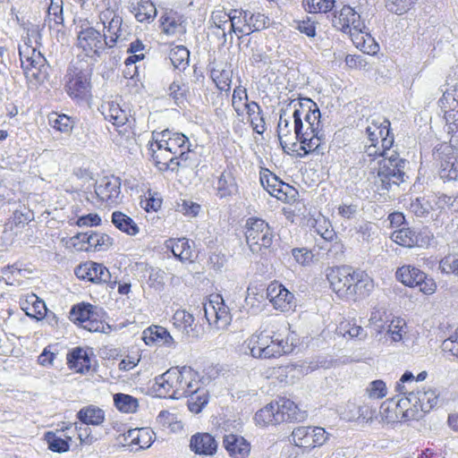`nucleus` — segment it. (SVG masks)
Here are the masks:
<instances>
[{
  "instance_id": "obj_15",
  "label": "nucleus",
  "mask_w": 458,
  "mask_h": 458,
  "mask_svg": "<svg viewBox=\"0 0 458 458\" xmlns=\"http://www.w3.org/2000/svg\"><path fill=\"white\" fill-rule=\"evenodd\" d=\"M95 193L107 206H115L122 201L121 181L115 176H105L97 182Z\"/></svg>"
},
{
  "instance_id": "obj_10",
  "label": "nucleus",
  "mask_w": 458,
  "mask_h": 458,
  "mask_svg": "<svg viewBox=\"0 0 458 458\" xmlns=\"http://www.w3.org/2000/svg\"><path fill=\"white\" fill-rule=\"evenodd\" d=\"M267 17L260 13H252L246 10H233L229 33L250 35L266 28Z\"/></svg>"
},
{
  "instance_id": "obj_3",
  "label": "nucleus",
  "mask_w": 458,
  "mask_h": 458,
  "mask_svg": "<svg viewBox=\"0 0 458 458\" xmlns=\"http://www.w3.org/2000/svg\"><path fill=\"white\" fill-rule=\"evenodd\" d=\"M198 375L191 367L171 368L156 378L157 391L169 398L180 399L199 385Z\"/></svg>"
},
{
  "instance_id": "obj_43",
  "label": "nucleus",
  "mask_w": 458,
  "mask_h": 458,
  "mask_svg": "<svg viewBox=\"0 0 458 458\" xmlns=\"http://www.w3.org/2000/svg\"><path fill=\"white\" fill-rule=\"evenodd\" d=\"M79 420L84 424L99 425L104 421L103 410L95 406H88L78 412Z\"/></svg>"
},
{
  "instance_id": "obj_59",
  "label": "nucleus",
  "mask_w": 458,
  "mask_h": 458,
  "mask_svg": "<svg viewBox=\"0 0 458 458\" xmlns=\"http://www.w3.org/2000/svg\"><path fill=\"white\" fill-rule=\"evenodd\" d=\"M27 302L32 303V310H30L29 307H22L28 316L37 318L38 316L43 317L46 313L47 308L43 301L38 300L36 295H31L27 300Z\"/></svg>"
},
{
  "instance_id": "obj_54",
  "label": "nucleus",
  "mask_w": 458,
  "mask_h": 458,
  "mask_svg": "<svg viewBox=\"0 0 458 458\" xmlns=\"http://www.w3.org/2000/svg\"><path fill=\"white\" fill-rule=\"evenodd\" d=\"M248 94L245 88L238 86L233 89L232 106L238 116L244 114V106L248 103Z\"/></svg>"
},
{
  "instance_id": "obj_50",
  "label": "nucleus",
  "mask_w": 458,
  "mask_h": 458,
  "mask_svg": "<svg viewBox=\"0 0 458 458\" xmlns=\"http://www.w3.org/2000/svg\"><path fill=\"white\" fill-rule=\"evenodd\" d=\"M393 342H400L408 333L406 321L401 318L392 319L386 331Z\"/></svg>"
},
{
  "instance_id": "obj_57",
  "label": "nucleus",
  "mask_w": 458,
  "mask_h": 458,
  "mask_svg": "<svg viewBox=\"0 0 458 458\" xmlns=\"http://www.w3.org/2000/svg\"><path fill=\"white\" fill-rule=\"evenodd\" d=\"M302 4L309 13H327L335 5V0H303Z\"/></svg>"
},
{
  "instance_id": "obj_7",
  "label": "nucleus",
  "mask_w": 458,
  "mask_h": 458,
  "mask_svg": "<svg viewBox=\"0 0 458 458\" xmlns=\"http://www.w3.org/2000/svg\"><path fill=\"white\" fill-rule=\"evenodd\" d=\"M404 165L405 160L400 158L396 152L392 151L389 157H386L378 162L376 182H380L381 188L384 190H389L392 185H399L404 182Z\"/></svg>"
},
{
  "instance_id": "obj_39",
  "label": "nucleus",
  "mask_w": 458,
  "mask_h": 458,
  "mask_svg": "<svg viewBox=\"0 0 458 458\" xmlns=\"http://www.w3.org/2000/svg\"><path fill=\"white\" fill-rule=\"evenodd\" d=\"M140 22H151L157 16V8L149 0H140L131 10Z\"/></svg>"
},
{
  "instance_id": "obj_32",
  "label": "nucleus",
  "mask_w": 458,
  "mask_h": 458,
  "mask_svg": "<svg viewBox=\"0 0 458 458\" xmlns=\"http://www.w3.org/2000/svg\"><path fill=\"white\" fill-rule=\"evenodd\" d=\"M174 256L182 262L192 263L195 259V254L192 247L186 238H180L177 240H170L167 245Z\"/></svg>"
},
{
  "instance_id": "obj_26",
  "label": "nucleus",
  "mask_w": 458,
  "mask_h": 458,
  "mask_svg": "<svg viewBox=\"0 0 458 458\" xmlns=\"http://www.w3.org/2000/svg\"><path fill=\"white\" fill-rule=\"evenodd\" d=\"M223 445L229 454L234 458H246L250 452V444L239 435H225Z\"/></svg>"
},
{
  "instance_id": "obj_27",
  "label": "nucleus",
  "mask_w": 458,
  "mask_h": 458,
  "mask_svg": "<svg viewBox=\"0 0 458 458\" xmlns=\"http://www.w3.org/2000/svg\"><path fill=\"white\" fill-rule=\"evenodd\" d=\"M190 447L195 454L212 455L216 452L217 442L208 433H198L191 437Z\"/></svg>"
},
{
  "instance_id": "obj_16",
  "label": "nucleus",
  "mask_w": 458,
  "mask_h": 458,
  "mask_svg": "<svg viewBox=\"0 0 458 458\" xmlns=\"http://www.w3.org/2000/svg\"><path fill=\"white\" fill-rule=\"evenodd\" d=\"M333 25L337 30L349 32L351 36L355 33H364L366 26L360 21V16L351 6H344L338 14H335L332 20Z\"/></svg>"
},
{
  "instance_id": "obj_44",
  "label": "nucleus",
  "mask_w": 458,
  "mask_h": 458,
  "mask_svg": "<svg viewBox=\"0 0 458 458\" xmlns=\"http://www.w3.org/2000/svg\"><path fill=\"white\" fill-rule=\"evenodd\" d=\"M233 10L227 13L224 9L216 10L212 13L210 21L213 25L221 30V37L225 40L226 29L230 30L232 23Z\"/></svg>"
},
{
  "instance_id": "obj_1",
  "label": "nucleus",
  "mask_w": 458,
  "mask_h": 458,
  "mask_svg": "<svg viewBox=\"0 0 458 458\" xmlns=\"http://www.w3.org/2000/svg\"><path fill=\"white\" fill-rule=\"evenodd\" d=\"M289 106L293 107L294 141L301 143L303 155L314 152L323 155L326 138L317 104L310 98H298L292 100Z\"/></svg>"
},
{
  "instance_id": "obj_24",
  "label": "nucleus",
  "mask_w": 458,
  "mask_h": 458,
  "mask_svg": "<svg viewBox=\"0 0 458 458\" xmlns=\"http://www.w3.org/2000/svg\"><path fill=\"white\" fill-rule=\"evenodd\" d=\"M215 190L216 196L220 199L232 197L238 193V184L232 168L227 167L217 177Z\"/></svg>"
},
{
  "instance_id": "obj_36",
  "label": "nucleus",
  "mask_w": 458,
  "mask_h": 458,
  "mask_svg": "<svg viewBox=\"0 0 458 458\" xmlns=\"http://www.w3.org/2000/svg\"><path fill=\"white\" fill-rule=\"evenodd\" d=\"M161 28L166 35H182L185 32V27L182 24V17L176 13H166L161 16Z\"/></svg>"
},
{
  "instance_id": "obj_31",
  "label": "nucleus",
  "mask_w": 458,
  "mask_h": 458,
  "mask_svg": "<svg viewBox=\"0 0 458 458\" xmlns=\"http://www.w3.org/2000/svg\"><path fill=\"white\" fill-rule=\"evenodd\" d=\"M67 363L77 373H88L91 367L90 358L86 350L77 347L67 354Z\"/></svg>"
},
{
  "instance_id": "obj_53",
  "label": "nucleus",
  "mask_w": 458,
  "mask_h": 458,
  "mask_svg": "<svg viewBox=\"0 0 458 458\" xmlns=\"http://www.w3.org/2000/svg\"><path fill=\"white\" fill-rule=\"evenodd\" d=\"M339 332L344 336L349 335L352 339L364 340L367 337V332L361 326L350 321L341 323Z\"/></svg>"
},
{
  "instance_id": "obj_41",
  "label": "nucleus",
  "mask_w": 458,
  "mask_h": 458,
  "mask_svg": "<svg viewBox=\"0 0 458 458\" xmlns=\"http://www.w3.org/2000/svg\"><path fill=\"white\" fill-rule=\"evenodd\" d=\"M389 126L390 123L386 119L383 121L373 120L366 129L369 142L379 144L380 139L386 133H390Z\"/></svg>"
},
{
  "instance_id": "obj_23",
  "label": "nucleus",
  "mask_w": 458,
  "mask_h": 458,
  "mask_svg": "<svg viewBox=\"0 0 458 458\" xmlns=\"http://www.w3.org/2000/svg\"><path fill=\"white\" fill-rule=\"evenodd\" d=\"M374 289V282L361 270H356L348 299L357 300L367 297Z\"/></svg>"
},
{
  "instance_id": "obj_45",
  "label": "nucleus",
  "mask_w": 458,
  "mask_h": 458,
  "mask_svg": "<svg viewBox=\"0 0 458 458\" xmlns=\"http://www.w3.org/2000/svg\"><path fill=\"white\" fill-rule=\"evenodd\" d=\"M233 72L229 68H215L211 71V78L221 91L231 89Z\"/></svg>"
},
{
  "instance_id": "obj_63",
  "label": "nucleus",
  "mask_w": 458,
  "mask_h": 458,
  "mask_svg": "<svg viewBox=\"0 0 458 458\" xmlns=\"http://www.w3.org/2000/svg\"><path fill=\"white\" fill-rule=\"evenodd\" d=\"M377 227L370 222H364L357 228V233L360 235L362 241L369 242L373 241Z\"/></svg>"
},
{
  "instance_id": "obj_42",
  "label": "nucleus",
  "mask_w": 458,
  "mask_h": 458,
  "mask_svg": "<svg viewBox=\"0 0 458 458\" xmlns=\"http://www.w3.org/2000/svg\"><path fill=\"white\" fill-rule=\"evenodd\" d=\"M49 124L56 131L69 134L75 124V121L64 114L53 113L48 116Z\"/></svg>"
},
{
  "instance_id": "obj_60",
  "label": "nucleus",
  "mask_w": 458,
  "mask_h": 458,
  "mask_svg": "<svg viewBox=\"0 0 458 458\" xmlns=\"http://www.w3.org/2000/svg\"><path fill=\"white\" fill-rule=\"evenodd\" d=\"M439 269L443 273L454 274L458 276V258L448 256L439 262Z\"/></svg>"
},
{
  "instance_id": "obj_22",
  "label": "nucleus",
  "mask_w": 458,
  "mask_h": 458,
  "mask_svg": "<svg viewBox=\"0 0 458 458\" xmlns=\"http://www.w3.org/2000/svg\"><path fill=\"white\" fill-rule=\"evenodd\" d=\"M407 400L412 403L416 409L428 412L437 405L438 394L437 393V389L433 388L418 390L416 393L411 391L408 393Z\"/></svg>"
},
{
  "instance_id": "obj_8",
  "label": "nucleus",
  "mask_w": 458,
  "mask_h": 458,
  "mask_svg": "<svg viewBox=\"0 0 458 458\" xmlns=\"http://www.w3.org/2000/svg\"><path fill=\"white\" fill-rule=\"evenodd\" d=\"M273 232L268 224L260 218L250 217L245 224L246 242L252 253H259L273 242Z\"/></svg>"
},
{
  "instance_id": "obj_12",
  "label": "nucleus",
  "mask_w": 458,
  "mask_h": 458,
  "mask_svg": "<svg viewBox=\"0 0 458 458\" xmlns=\"http://www.w3.org/2000/svg\"><path fill=\"white\" fill-rule=\"evenodd\" d=\"M204 315L208 325L216 330H225L231 324L228 307L220 295H215L203 304Z\"/></svg>"
},
{
  "instance_id": "obj_58",
  "label": "nucleus",
  "mask_w": 458,
  "mask_h": 458,
  "mask_svg": "<svg viewBox=\"0 0 458 458\" xmlns=\"http://www.w3.org/2000/svg\"><path fill=\"white\" fill-rule=\"evenodd\" d=\"M155 433L148 428H137L136 445L140 449L148 448L154 442Z\"/></svg>"
},
{
  "instance_id": "obj_40",
  "label": "nucleus",
  "mask_w": 458,
  "mask_h": 458,
  "mask_svg": "<svg viewBox=\"0 0 458 458\" xmlns=\"http://www.w3.org/2000/svg\"><path fill=\"white\" fill-rule=\"evenodd\" d=\"M112 223L120 231L128 235H136L140 229L137 224L127 215L121 211H114L112 215Z\"/></svg>"
},
{
  "instance_id": "obj_35",
  "label": "nucleus",
  "mask_w": 458,
  "mask_h": 458,
  "mask_svg": "<svg viewBox=\"0 0 458 458\" xmlns=\"http://www.w3.org/2000/svg\"><path fill=\"white\" fill-rule=\"evenodd\" d=\"M276 403H270L255 414V420L260 426L276 425L283 422V415L278 413Z\"/></svg>"
},
{
  "instance_id": "obj_30",
  "label": "nucleus",
  "mask_w": 458,
  "mask_h": 458,
  "mask_svg": "<svg viewBox=\"0 0 458 458\" xmlns=\"http://www.w3.org/2000/svg\"><path fill=\"white\" fill-rule=\"evenodd\" d=\"M143 340L149 345L157 343L167 347H174L175 342L170 333L163 327L152 326L143 332Z\"/></svg>"
},
{
  "instance_id": "obj_9",
  "label": "nucleus",
  "mask_w": 458,
  "mask_h": 458,
  "mask_svg": "<svg viewBox=\"0 0 458 458\" xmlns=\"http://www.w3.org/2000/svg\"><path fill=\"white\" fill-rule=\"evenodd\" d=\"M98 19L103 25L108 47L111 48L116 43L126 40L128 35L127 29L123 26V18L117 10L108 6L99 13Z\"/></svg>"
},
{
  "instance_id": "obj_29",
  "label": "nucleus",
  "mask_w": 458,
  "mask_h": 458,
  "mask_svg": "<svg viewBox=\"0 0 458 458\" xmlns=\"http://www.w3.org/2000/svg\"><path fill=\"white\" fill-rule=\"evenodd\" d=\"M174 325L188 338H197L199 332L194 317L184 310H177L174 317Z\"/></svg>"
},
{
  "instance_id": "obj_18",
  "label": "nucleus",
  "mask_w": 458,
  "mask_h": 458,
  "mask_svg": "<svg viewBox=\"0 0 458 458\" xmlns=\"http://www.w3.org/2000/svg\"><path fill=\"white\" fill-rule=\"evenodd\" d=\"M432 234L427 228L421 230L420 233H417L408 227L396 230L391 235V239L395 243L407 248H411L414 246L422 247L427 245L429 243Z\"/></svg>"
},
{
  "instance_id": "obj_19",
  "label": "nucleus",
  "mask_w": 458,
  "mask_h": 458,
  "mask_svg": "<svg viewBox=\"0 0 458 458\" xmlns=\"http://www.w3.org/2000/svg\"><path fill=\"white\" fill-rule=\"evenodd\" d=\"M292 120H293V113L290 115L287 109L280 110L276 131L280 145L286 154L296 150V141H294V135L292 134L293 129Z\"/></svg>"
},
{
  "instance_id": "obj_47",
  "label": "nucleus",
  "mask_w": 458,
  "mask_h": 458,
  "mask_svg": "<svg viewBox=\"0 0 458 458\" xmlns=\"http://www.w3.org/2000/svg\"><path fill=\"white\" fill-rule=\"evenodd\" d=\"M292 438L297 446L312 448V428L301 426L294 428Z\"/></svg>"
},
{
  "instance_id": "obj_14",
  "label": "nucleus",
  "mask_w": 458,
  "mask_h": 458,
  "mask_svg": "<svg viewBox=\"0 0 458 458\" xmlns=\"http://www.w3.org/2000/svg\"><path fill=\"white\" fill-rule=\"evenodd\" d=\"M355 271L350 267H335L327 269V278L330 286L340 298L348 299Z\"/></svg>"
},
{
  "instance_id": "obj_48",
  "label": "nucleus",
  "mask_w": 458,
  "mask_h": 458,
  "mask_svg": "<svg viewBox=\"0 0 458 458\" xmlns=\"http://www.w3.org/2000/svg\"><path fill=\"white\" fill-rule=\"evenodd\" d=\"M66 439H64L62 437H59L55 432H47L45 434V439L48 445V448L56 453H64L67 452L70 448L69 441L72 440L71 437H65Z\"/></svg>"
},
{
  "instance_id": "obj_6",
  "label": "nucleus",
  "mask_w": 458,
  "mask_h": 458,
  "mask_svg": "<svg viewBox=\"0 0 458 458\" xmlns=\"http://www.w3.org/2000/svg\"><path fill=\"white\" fill-rule=\"evenodd\" d=\"M91 72L78 61L72 62L64 75V89L68 96L76 102L88 100L91 96Z\"/></svg>"
},
{
  "instance_id": "obj_51",
  "label": "nucleus",
  "mask_w": 458,
  "mask_h": 458,
  "mask_svg": "<svg viewBox=\"0 0 458 458\" xmlns=\"http://www.w3.org/2000/svg\"><path fill=\"white\" fill-rule=\"evenodd\" d=\"M95 307L89 303L74 305L70 311L69 318L74 323L81 326L89 318Z\"/></svg>"
},
{
  "instance_id": "obj_49",
  "label": "nucleus",
  "mask_w": 458,
  "mask_h": 458,
  "mask_svg": "<svg viewBox=\"0 0 458 458\" xmlns=\"http://www.w3.org/2000/svg\"><path fill=\"white\" fill-rule=\"evenodd\" d=\"M115 407L125 413L135 412L138 408V400L131 395L125 394H115L114 395Z\"/></svg>"
},
{
  "instance_id": "obj_17",
  "label": "nucleus",
  "mask_w": 458,
  "mask_h": 458,
  "mask_svg": "<svg viewBox=\"0 0 458 458\" xmlns=\"http://www.w3.org/2000/svg\"><path fill=\"white\" fill-rule=\"evenodd\" d=\"M260 182L267 192L277 199L288 203L296 200L298 196L296 189L288 183L282 182L275 174L262 176L260 177Z\"/></svg>"
},
{
  "instance_id": "obj_13",
  "label": "nucleus",
  "mask_w": 458,
  "mask_h": 458,
  "mask_svg": "<svg viewBox=\"0 0 458 458\" xmlns=\"http://www.w3.org/2000/svg\"><path fill=\"white\" fill-rule=\"evenodd\" d=\"M439 166V175L444 180H458V157L452 146L441 144L433 152Z\"/></svg>"
},
{
  "instance_id": "obj_21",
  "label": "nucleus",
  "mask_w": 458,
  "mask_h": 458,
  "mask_svg": "<svg viewBox=\"0 0 458 458\" xmlns=\"http://www.w3.org/2000/svg\"><path fill=\"white\" fill-rule=\"evenodd\" d=\"M76 275L93 283H108L111 279L109 270L102 264L96 262H87L79 266Z\"/></svg>"
},
{
  "instance_id": "obj_25",
  "label": "nucleus",
  "mask_w": 458,
  "mask_h": 458,
  "mask_svg": "<svg viewBox=\"0 0 458 458\" xmlns=\"http://www.w3.org/2000/svg\"><path fill=\"white\" fill-rule=\"evenodd\" d=\"M153 136L157 138V140L162 142L172 154L177 155L178 151L182 148H185L187 143H189L188 138L180 132H172L168 130L161 132H153Z\"/></svg>"
},
{
  "instance_id": "obj_46",
  "label": "nucleus",
  "mask_w": 458,
  "mask_h": 458,
  "mask_svg": "<svg viewBox=\"0 0 458 458\" xmlns=\"http://www.w3.org/2000/svg\"><path fill=\"white\" fill-rule=\"evenodd\" d=\"M190 52L183 46H176L169 52V59L174 68L185 70L189 65Z\"/></svg>"
},
{
  "instance_id": "obj_61",
  "label": "nucleus",
  "mask_w": 458,
  "mask_h": 458,
  "mask_svg": "<svg viewBox=\"0 0 458 458\" xmlns=\"http://www.w3.org/2000/svg\"><path fill=\"white\" fill-rule=\"evenodd\" d=\"M367 393L372 398H383L386 395V386L382 380L372 381L367 388Z\"/></svg>"
},
{
  "instance_id": "obj_52",
  "label": "nucleus",
  "mask_w": 458,
  "mask_h": 458,
  "mask_svg": "<svg viewBox=\"0 0 458 458\" xmlns=\"http://www.w3.org/2000/svg\"><path fill=\"white\" fill-rule=\"evenodd\" d=\"M46 21L48 22L50 29L55 25L63 23V4L61 0H51V3L47 8Z\"/></svg>"
},
{
  "instance_id": "obj_55",
  "label": "nucleus",
  "mask_w": 458,
  "mask_h": 458,
  "mask_svg": "<svg viewBox=\"0 0 458 458\" xmlns=\"http://www.w3.org/2000/svg\"><path fill=\"white\" fill-rule=\"evenodd\" d=\"M433 209L429 199L421 197L412 199L410 203V210L418 217H426Z\"/></svg>"
},
{
  "instance_id": "obj_37",
  "label": "nucleus",
  "mask_w": 458,
  "mask_h": 458,
  "mask_svg": "<svg viewBox=\"0 0 458 458\" xmlns=\"http://www.w3.org/2000/svg\"><path fill=\"white\" fill-rule=\"evenodd\" d=\"M398 281L409 287H414L419 280L425 278V273L417 267L405 265L399 267L395 273Z\"/></svg>"
},
{
  "instance_id": "obj_28",
  "label": "nucleus",
  "mask_w": 458,
  "mask_h": 458,
  "mask_svg": "<svg viewBox=\"0 0 458 458\" xmlns=\"http://www.w3.org/2000/svg\"><path fill=\"white\" fill-rule=\"evenodd\" d=\"M162 142L157 140V138L152 135V141H149L148 151L156 166L161 171L168 170V162L172 161V152L166 148H164Z\"/></svg>"
},
{
  "instance_id": "obj_20",
  "label": "nucleus",
  "mask_w": 458,
  "mask_h": 458,
  "mask_svg": "<svg viewBox=\"0 0 458 458\" xmlns=\"http://www.w3.org/2000/svg\"><path fill=\"white\" fill-rule=\"evenodd\" d=\"M267 298L276 310L283 312L289 311L293 307V294L283 284L271 283L267 288Z\"/></svg>"
},
{
  "instance_id": "obj_56",
  "label": "nucleus",
  "mask_w": 458,
  "mask_h": 458,
  "mask_svg": "<svg viewBox=\"0 0 458 458\" xmlns=\"http://www.w3.org/2000/svg\"><path fill=\"white\" fill-rule=\"evenodd\" d=\"M439 107L444 111L445 115L458 108V90H445L438 101Z\"/></svg>"
},
{
  "instance_id": "obj_4",
  "label": "nucleus",
  "mask_w": 458,
  "mask_h": 458,
  "mask_svg": "<svg viewBox=\"0 0 458 458\" xmlns=\"http://www.w3.org/2000/svg\"><path fill=\"white\" fill-rule=\"evenodd\" d=\"M245 352L249 350L254 358L270 359L291 352L293 347L280 335L267 331L257 332L245 341Z\"/></svg>"
},
{
  "instance_id": "obj_2",
  "label": "nucleus",
  "mask_w": 458,
  "mask_h": 458,
  "mask_svg": "<svg viewBox=\"0 0 458 458\" xmlns=\"http://www.w3.org/2000/svg\"><path fill=\"white\" fill-rule=\"evenodd\" d=\"M28 42L19 47V55L27 81L34 85L44 82L48 77L49 65L38 47L40 34L37 29L28 32Z\"/></svg>"
},
{
  "instance_id": "obj_64",
  "label": "nucleus",
  "mask_w": 458,
  "mask_h": 458,
  "mask_svg": "<svg viewBox=\"0 0 458 458\" xmlns=\"http://www.w3.org/2000/svg\"><path fill=\"white\" fill-rule=\"evenodd\" d=\"M292 253L295 260L303 266L310 265L314 258L313 252L306 248L293 249Z\"/></svg>"
},
{
  "instance_id": "obj_38",
  "label": "nucleus",
  "mask_w": 458,
  "mask_h": 458,
  "mask_svg": "<svg viewBox=\"0 0 458 458\" xmlns=\"http://www.w3.org/2000/svg\"><path fill=\"white\" fill-rule=\"evenodd\" d=\"M188 408L191 412L199 413L208 403V392L199 385L193 387L192 392L188 394Z\"/></svg>"
},
{
  "instance_id": "obj_33",
  "label": "nucleus",
  "mask_w": 458,
  "mask_h": 458,
  "mask_svg": "<svg viewBox=\"0 0 458 458\" xmlns=\"http://www.w3.org/2000/svg\"><path fill=\"white\" fill-rule=\"evenodd\" d=\"M77 239L83 242H88L90 247L95 249L106 250L113 245V239L104 233L88 231L86 233H78Z\"/></svg>"
},
{
  "instance_id": "obj_34",
  "label": "nucleus",
  "mask_w": 458,
  "mask_h": 458,
  "mask_svg": "<svg viewBox=\"0 0 458 458\" xmlns=\"http://www.w3.org/2000/svg\"><path fill=\"white\" fill-rule=\"evenodd\" d=\"M276 407H278V413L283 415V421L285 420H303L307 417V413L304 411L299 409V407L289 399H281L276 402Z\"/></svg>"
},
{
  "instance_id": "obj_5",
  "label": "nucleus",
  "mask_w": 458,
  "mask_h": 458,
  "mask_svg": "<svg viewBox=\"0 0 458 458\" xmlns=\"http://www.w3.org/2000/svg\"><path fill=\"white\" fill-rule=\"evenodd\" d=\"M73 21L77 35L76 47L86 56L95 60L106 47H108V42L105 34L95 29L88 18L78 16L74 18Z\"/></svg>"
},
{
  "instance_id": "obj_62",
  "label": "nucleus",
  "mask_w": 458,
  "mask_h": 458,
  "mask_svg": "<svg viewBox=\"0 0 458 458\" xmlns=\"http://www.w3.org/2000/svg\"><path fill=\"white\" fill-rule=\"evenodd\" d=\"M387 9L394 13H405L415 0H386Z\"/></svg>"
},
{
  "instance_id": "obj_11",
  "label": "nucleus",
  "mask_w": 458,
  "mask_h": 458,
  "mask_svg": "<svg viewBox=\"0 0 458 458\" xmlns=\"http://www.w3.org/2000/svg\"><path fill=\"white\" fill-rule=\"evenodd\" d=\"M105 119L111 122L115 127L118 135L123 140L128 141L133 138V131L130 123V114L126 110L121 108L120 105L114 102H109L106 106H102Z\"/></svg>"
}]
</instances>
